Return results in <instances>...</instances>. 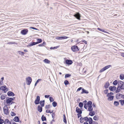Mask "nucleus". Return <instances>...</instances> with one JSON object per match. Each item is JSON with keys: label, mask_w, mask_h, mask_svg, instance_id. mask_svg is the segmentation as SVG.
<instances>
[{"label": "nucleus", "mask_w": 124, "mask_h": 124, "mask_svg": "<svg viewBox=\"0 0 124 124\" xmlns=\"http://www.w3.org/2000/svg\"><path fill=\"white\" fill-rule=\"evenodd\" d=\"M16 43L15 42H8L7 43L8 44H15Z\"/></svg>", "instance_id": "6e6d98bb"}, {"label": "nucleus", "mask_w": 124, "mask_h": 124, "mask_svg": "<svg viewBox=\"0 0 124 124\" xmlns=\"http://www.w3.org/2000/svg\"><path fill=\"white\" fill-rule=\"evenodd\" d=\"M88 110L89 111H91L93 110V108L92 106H88Z\"/></svg>", "instance_id": "4c0bfd02"}, {"label": "nucleus", "mask_w": 124, "mask_h": 124, "mask_svg": "<svg viewBox=\"0 0 124 124\" xmlns=\"http://www.w3.org/2000/svg\"><path fill=\"white\" fill-rule=\"evenodd\" d=\"M81 41L82 42H83L85 44H87V43L86 41L85 40H82Z\"/></svg>", "instance_id": "680f3d73"}, {"label": "nucleus", "mask_w": 124, "mask_h": 124, "mask_svg": "<svg viewBox=\"0 0 124 124\" xmlns=\"http://www.w3.org/2000/svg\"><path fill=\"white\" fill-rule=\"evenodd\" d=\"M40 97L39 96H37L36 99L34 101V103L35 105L38 104L39 103Z\"/></svg>", "instance_id": "39448f33"}, {"label": "nucleus", "mask_w": 124, "mask_h": 124, "mask_svg": "<svg viewBox=\"0 0 124 124\" xmlns=\"http://www.w3.org/2000/svg\"><path fill=\"white\" fill-rule=\"evenodd\" d=\"M41 80V79H38L37 80L36 82V83H38Z\"/></svg>", "instance_id": "774afa93"}, {"label": "nucleus", "mask_w": 124, "mask_h": 124, "mask_svg": "<svg viewBox=\"0 0 124 124\" xmlns=\"http://www.w3.org/2000/svg\"><path fill=\"white\" fill-rule=\"evenodd\" d=\"M117 81L118 82H117L118 83L117 86H118L120 85V83H124L123 82L120 80H118Z\"/></svg>", "instance_id": "bf43d9fd"}, {"label": "nucleus", "mask_w": 124, "mask_h": 124, "mask_svg": "<svg viewBox=\"0 0 124 124\" xmlns=\"http://www.w3.org/2000/svg\"><path fill=\"white\" fill-rule=\"evenodd\" d=\"M95 113L94 111H91L89 113V115L93 116L95 115Z\"/></svg>", "instance_id": "4be33fe9"}, {"label": "nucleus", "mask_w": 124, "mask_h": 124, "mask_svg": "<svg viewBox=\"0 0 124 124\" xmlns=\"http://www.w3.org/2000/svg\"><path fill=\"white\" fill-rule=\"evenodd\" d=\"M65 63L67 64L68 65H70L73 62L72 60L66 59L65 60Z\"/></svg>", "instance_id": "423d86ee"}, {"label": "nucleus", "mask_w": 124, "mask_h": 124, "mask_svg": "<svg viewBox=\"0 0 124 124\" xmlns=\"http://www.w3.org/2000/svg\"><path fill=\"white\" fill-rule=\"evenodd\" d=\"M74 16L78 20H80V15L79 12L77 13L74 15Z\"/></svg>", "instance_id": "6e6552de"}, {"label": "nucleus", "mask_w": 124, "mask_h": 124, "mask_svg": "<svg viewBox=\"0 0 124 124\" xmlns=\"http://www.w3.org/2000/svg\"><path fill=\"white\" fill-rule=\"evenodd\" d=\"M46 42L45 41H44L42 43L39 44L38 45V46H44L46 45Z\"/></svg>", "instance_id": "7c9ffc66"}, {"label": "nucleus", "mask_w": 124, "mask_h": 124, "mask_svg": "<svg viewBox=\"0 0 124 124\" xmlns=\"http://www.w3.org/2000/svg\"><path fill=\"white\" fill-rule=\"evenodd\" d=\"M114 104L116 106H117L119 105V102L117 101H115L114 102Z\"/></svg>", "instance_id": "72a5a7b5"}, {"label": "nucleus", "mask_w": 124, "mask_h": 124, "mask_svg": "<svg viewBox=\"0 0 124 124\" xmlns=\"http://www.w3.org/2000/svg\"><path fill=\"white\" fill-rule=\"evenodd\" d=\"M55 113L54 112L53 113H52V117L53 118V119H54V116H55Z\"/></svg>", "instance_id": "13d9d810"}, {"label": "nucleus", "mask_w": 124, "mask_h": 124, "mask_svg": "<svg viewBox=\"0 0 124 124\" xmlns=\"http://www.w3.org/2000/svg\"><path fill=\"white\" fill-rule=\"evenodd\" d=\"M18 52L19 54H20L21 55H23L24 54V52L20 51H18Z\"/></svg>", "instance_id": "de8ad7c7"}, {"label": "nucleus", "mask_w": 124, "mask_h": 124, "mask_svg": "<svg viewBox=\"0 0 124 124\" xmlns=\"http://www.w3.org/2000/svg\"><path fill=\"white\" fill-rule=\"evenodd\" d=\"M7 106H4L3 108V111L4 112V113L6 115H8L9 114V109L8 108L6 107L7 109H6V107Z\"/></svg>", "instance_id": "7ed1b4c3"}, {"label": "nucleus", "mask_w": 124, "mask_h": 124, "mask_svg": "<svg viewBox=\"0 0 124 124\" xmlns=\"http://www.w3.org/2000/svg\"><path fill=\"white\" fill-rule=\"evenodd\" d=\"M121 89H120V88L119 87L117 86V88L116 89L115 92L116 93H118V92H119L121 90Z\"/></svg>", "instance_id": "cd10ccee"}, {"label": "nucleus", "mask_w": 124, "mask_h": 124, "mask_svg": "<svg viewBox=\"0 0 124 124\" xmlns=\"http://www.w3.org/2000/svg\"><path fill=\"white\" fill-rule=\"evenodd\" d=\"M71 49L74 52H76L79 50V48L77 46L74 45L71 46Z\"/></svg>", "instance_id": "f257e3e1"}, {"label": "nucleus", "mask_w": 124, "mask_h": 124, "mask_svg": "<svg viewBox=\"0 0 124 124\" xmlns=\"http://www.w3.org/2000/svg\"><path fill=\"white\" fill-rule=\"evenodd\" d=\"M43 61L46 63H49L50 62V61L48 59H45Z\"/></svg>", "instance_id": "c85d7f7f"}, {"label": "nucleus", "mask_w": 124, "mask_h": 124, "mask_svg": "<svg viewBox=\"0 0 124 124\" xmlns=\"http://www.w3.org/2000/svg\"><path fill=\"white\" fill-rule=\"evenodd\" d=\"M83 88H82V87H80L77 90V91H79L81 89H82H82Z\"/></svg>", "instance_id": "338daca9"}, {"label": "nucleus", "mask_w": 124, "mask_h": 124, "mask_svg": "<svg viewBox=\"0 0 124 124\" xmlns=\"http://www.w3.org/2000/svg\"><path fill=\"white\" fill-rule=\"evenodd\" d=\"M45 102V100L40 101L39 103L40 104L41 106L42 107H43L44 106Z\"/></svg>", "instance_id": "dca6fc26"}, {"label": "nucleus", "mask_w": 124, "mask_h": 124, "mask_svg": "<svg viewBox=\"0 0 124 124\" xmlns=\"http://www.w3.org/2000/svg\"><path fill=\"white\" fill-rule=\"evenodd\" d=\"M117 80H115L113 83V84L114 85H116L118 83L117 82Z\"/></svg>", "instance_id": "58836bf2"}, {"label": "nucleus", "mask_w": 124, "mask_h": 124, "mask_svg": "<svg viewBox=\"0 0 124 124\" xmlns=\"http://www.w3.org/2000/svg\"><path fill=\"white\" fill-rule=\"evenodd\" d=\"M37 42H36L37 44L40 43L42 42V40L41 39H37Z\"/></svg>", "instance_id": "393cba45"}, {"label": "nucleus", "mask_w": 124, "mask_h": 124, "mask_svg": "<svg viewBox=\"0 0 124 124\" xmlns=\"http://www.w3.org/2000/svg\"><path fill=\"white\" fill-rule=\"evenodd\" d=\"M36 44H37L36 42H32L30 43L27 46V47H29Z\"/></svg>", "instance_id": "ddd939ff"}, {"label": "nucleus", "mask_w": 124, "mask_h": 124, "mask_svg": "<svg viewBox=\"0 0 124 124\" xmlns=\"http://www.w3.org/2000/svg\"><path fill=\"white\" fill-rule=\"evenodd\" d=\"M90 119L88 121L89 122V124H93V120L92 118L91 117H89Z\"/></svg>", "instance_id": "c756f323"}, {"label": "nucleus", "mask_w": 124, "mask_h": 124, "mask_svg": "<svg viewBox=\"0 0 124 124\" xmlns=\"http://www.w3.org/2000/svg\"><path fill=\"white\" fill-rule=\"evenodd\" d=\"M49 99L50 102H52L54 101V99L52 96L49 97Z\"/></svg>", "instance_id": "09e8293b"}, {"label": "nucleus", "mask_w": 124, "mask_h": 124, "mask_svg": "<svg viewBox=\"0 0 124 124\" xmlns=\"http://www.w3.org/2000/svg\"><path fill=\"white\" fill-rule=\"evenodd\" d=\"M7 89L6 86L5 85H4L3 86H1L0 87V89L3 91H4L6 90Z\"/></svg>", "instance_id": "a211bd4d"}, {"label": "nucleus", "mask_w": 124, "mask_h": 124, "mask_svg": "<svg viewBox=\"0 0 124 124\" xmlns=\"http://www.w3.org/2000/svg\"><path fill=\"white\" fill-rule=\"evenodd\" d=\"M119 101V102H120V103L122 106H123L124 104V100H120Z\"/></svg>", "instance_id": "a19ab883"}, {"label": "nucleus", "mask_w": 124, "mask_h": 124, "mask_svg": "<svg viewBox=\"0 0 124 124\" xmlns=\"http://www.w3.org/2000/svg\"><path fill=\"white\" fill-rule=\"evenodd\" d=\"M7 98H8L6 100V102L7 104H8V105H10V104L12 102V100H11V98L9 97H7Z\"/></svg>", "instance_id": "9b49d317"}, {"label": "nucleus", "mask_w": 124, "mask_h": 124, "mask_svg": "<svg viewBox=\"0 0 124 124\" xmlns=\"http://www.w3.org/2000/svg\"><path fill=\"white\" fill-rule=\"evenodd\" d=\"M83 119L86 122H88L90 119H89V117L88 118L87 116L83 117Z\"/></svg>", "instance_id": "bb28decb"}, {"label": "nucleus", "mask_w": 124, "mask_h": 124, "mask_svg": "<svg viewBox=\"0 0 124 124\" xmlns=\"http://www.w3.org/2000/svg\"><path fill=\"white\" fill-rule=\"evenodd\" d=\"M26 81L27 82V85H30L32 82L31 78L30 77H28L26 78Z\"/></svg>", "instance_id": "20e7f679"}, {"label": "nucleus", "mask_w": 124, "mask_h": 124, "mask_svg": "<svg viewBox=\"0 0 124 124\" xmlns=\"http://www.w3.org/2000/svg\"><path fill=\"white\" fill-rule=\"evenodd\" d=\"M9 121L8 119H6L4 121V124H6V123H8Z\"/></svg>", "instance_id": "864d4df0"}, {"label": "nucleus", "mask_w": 124, "mask_h": 124, "mask_svg": "<svg viewBox=\"0 0 124 124\" xmlns=\"http://www.w3.org/2000/svg\"><path fill=\"white\" fill-rule=\"evenodd\" d=\"M78 105L79 107L81 108L83 106V102H80L79 103Z\"/></svg>", "instance_id": "79ce46f5"}, {"label": "nucleus", "mask_w": 124, "mask_h": 124, "mask_svg": "<svg viewBox=\"0 0 124 124\" xmlns=\"http://www.w3.org/2000/svg\"><path fill=\"white\" fill-rule=\"evenodd\" d=\"M28 32V30L27 29H23L21 31V33L23 35L26 34Z\"/></svg>", "instance_id": "0eeeda50"}, {"label": "nucleus", "mask_w": 124, "mask_h": 124, "mask_svg": "<svg viewBox=\"0 0 124 124\" xmlns=\"http://www.w3.org/2000/svg\"><path fill=\"white\" fill-rule=\"evenodd\" d=\"M109 89L110 91H113L116 90V86H110L109 87Z\"/></svg>", "instance_id": "9d476101"}, {"label": "nucleus", "mask_w": 124, "mask_h": 124, "mask_svg": "<svg viewBox=\"0 0 124 124\" xmlns=\"http://www.w3.org/2000/svg\"><path fill=\"white\" fill-rule=\"evenodd\" d=\"M41 119L43 121H46V116H44V115H43L42 116Z\"/></svg>", "instance_id": "5701e85b"}, {"label": "nucleus", "mask_w": 124, "mask_h": 124, "mask_svg": "<svg viewBox=\"0 0 124 124\" xmlns=\"http://www.w3.org/2000/svg\"><path fill=\"white\" fill-rule=\"evenodd\" d=\"M113 94V93L112 92H110L109 93H108L107 94V96H111Z\"/></svg>", "instance_id": "5fc2aeb1"}, {"label": "nucleus", "mask_w": 124, "mask_h": 124, "mask_svg": "<svg viewBox=\"0 0 124 124\" xmlns=\"http://www.w3.org/2000/svg\"><path fill=\"white\" fill-rule=\"evenodd\" d=\"M120 79L123 80L124 79V75L123 74H120L119 76Z\"/></svg>", "instance_id": "e433bc0d"}, {"label": "nucleus", "mask_w": 124, "mask_h": 124, "mask_svg": "<svg viewBox=\"0 0 124 124\" xmlns=\"http://www.w3.org/2000/svg\"><path fill=\"white\" fill-rule=\"evenodd\" d=\"M7 95L9 96H14L15 94L14 93L11 91L8 92L7 93Z\"/></svg>", "instance_id": "1a4fd4ad"}, {"label": "nucleus", "mask_w": 124, "mask_h": 124, "mask_svg": "<svg viewBox=\"0 0 124 124\" xmlns=\"http://www.w3.org/2000/svg\"><path fill=\"white\" fill-rule=\"evenodd\" d=\"M122 94L120 93H117L116 95V98L117 99H120V96L121 95L122 96Z\"/></svg>", "instance_id": "6ab92c4d"}, {"label": "nucleus", "mask_w": 124, "mask_h": 124, "mask_svg": "<svg viewBox=\"0 0 124 124\" xmlns=\"http://www.w3.org/2000/svg\"><path fill=\"white\" fill-rule=\"evenodd\" d=\"M82 92L81 93V94H83V93L88 94L89 93L88 91L85 90L84 88H82Z\"/></svg>", "instance_id": "4468645a"}, {"label": "nucleus", "mask_w": 124, "mask_h": 124, "mask_svg": "<svg viewBox=\"0 0 124 124\" xmlns=\"http://www.w3.org/2000/svg\"><path fill=\"white\" fill-rule=\"evenodd\" d=\"M11 115L12 116H15L16 115V114L13 112L11 111Z\"/></svg>", "instance_id": "3c124183"}, {"label": "nucleus", "mask_w": 124, "mask_h": 124, "mask_svg": "<svg viewBox=\"0 0 124 124\" xmlns=\"http://www.w3.org/2000/svg\"><path fill=\"white\" fill-rule=\"evenodd\" d=\"M108 91V90L106 89L104 91V92L105 94H106L107 93Z\"/></svg>", "instance_id": "4d7b16f0"}, {"label": "nucleus", "mask_w": 124, "mask_h": 124, "mask_svg": "<svg viewBox=\"0 0 124 124\" xmlns=\"http://www.w3.org/2000/svg\"><path fill=\"white\" fill-rule=\"evenodd\" d=\"M50 105H46L45 107V108L46 109H48L49 108Z\"/></svg>", "instance_id": "052dcab7"}, {"label": "nucleus", "mask_w": 124, "mask_h": 124, "mask_svg": "<svg viewBox=\"0 0 124 124\" xmlns=\"http://www.w3.org/2000/svg\"><path fill=\"white\" fill-rule=\"evenodd\" d=\"M57 103L55 101H54L52 103L53 106L54 107H55L57 105Z\"/></svg>", "instance_id": "f704fd0d"}, {"label": "nucleus", "mask_w": 124, "mask_h": 124, "mask_svg": "<svg viewBox=\"0 0 124 124\" xmlns=\"http://www.w3.org/2000/svg\"><path fill=\"white\" fill-rule=\"evenodd\" d=\"M42 107L40 106L39 105L38 107V111L40 113L42 112Z\"/></svg>", "instance_id": "2eb2a0df"}, {"label": "nucleus", "mask_w": 124, "mask_h": 124, "mask_svg": "<svg viewBox=\"0 0 124 124\" xmlns=\"http://www.w3.org/2000/svg\"><path fill=\"white\" fill-rule=\"evenodd\" d=\"M92 102L91 101H88L87 104L88 106H92Z\"/></svg>", "instance_id": "473e14b6"}, {"label": "nucleus", "mask_w": 124, "mask_h": 124, "mask_svg": "<svg viewBox=\"0 0 124 124\" xmlns=\"http://www.w3.org/2000/svg\"><path fill=\"white\" fill-rule=\"evenodd\" d=\"M64 83L66 85L69 84L68 81L67 80H65L64 81Z\"/></svg>", "instance_id": "49530a36"}, {"label": "nucleus", "mask_w": 124, "mask_h": 124, "mask_svg": "<svg viewBox=\"0 0 124 124\" xmlns=\"http://www.w3.org/2000/svg\"><path fill=\"white\" fill-rule=\"evenodd\" d=\"M97 29L98 30L100 31H101L104 32H105V33H108V32L105 31L104 30L102 29L99 28H97Z\"/></svg>", "instance_id": "c9c22d12"}, {"label": "nucleus", "mask_w": 124, "mask_h": 124, "mask_svg": "<svg viewBox=\"0 0 124 124\" xmlns=\"http://www.w3.org/2000/svg\"><path fill=\"white\" fill-rule=\"evenodd\" d=\"M108 97V100H109L110 101H111L113 100L114 98V96H107Z\"/></svg>", "instance_id": "412c9836"}, {"label": "nucleus", "mask_w": 124, "mask_h": 124, "mask_svg": "<svg viewBox=\"0 0 124 124\" xmlns=\"http://www.w3.org/2000/svg\"><path fill=\"white\" fill-rule=\"evenodd\" d=\"M123 84H122L121 85H119L118 86V87L120 88V89L121 90L124 89V83H123Z\"/></svg>", "instance_id": "b1692460"}, {"label": "nucleus", "mask_w": 124, "mask_h": 124, "mask_svg": "<svg viewBox=\"0 0 124 124\" xmlns=\"http://www.w3.org/2000/svg\"><path fill=\"white\" fill-rule=\"evenodd\" d=\"M63 122L66 124H67V122L66 120V118L65 116V115L64 114L63 115Z\"/></svg>", "instance_id": "a878e982"}, {"label": "nucleus", "mask_w": 124, "mask_h": 124, "mask_svg": "<svg viewBox=\"0 0 124 124\" xmlns=\"http://www.w3.org/2000/svg\"><path fill=\"white\" fill-rule=\"evenodd\" d=\"M111 66V65H108L104 67L101 69L100 71V73L102 72H103L104 71L106 70H107V69H108V68H109V67Z\"/></svg>", "instance_id": "f03ea898"}, {"label": "nucleus", "mask_w": 124, "mask_h": 124, "mask_svg": "<svg viewBox=\"0 0 124 124\" xmlns=\"http://www.w3.org/2000/svg\"><path fill=\"white\" fill-rule=\"evenodd\" d=\"M93 118L95 120H97L99 119V117L97 116L96 115L93 117Z\"/></svg>", "instance_id": "ea45409f"}, {"label": "nucleus", "mask_w": 124, "mask_h": 124, "mask_svg": "<svg viewBox=\"0 0 124 124\" xmlns=\"http://www.w3.org/2000/svg\"><path fill=\"white\" fill-rule=\"evenodd\" d=\"M71 75L69 74H66L65 75V78H69L71 76Z\"/></svg>", "instance_id": "c03bdc74"}, {"label": "nucleus", "mask_w": 124, "mask_h": 124, "mask_svg": "<svg viewBox=\"0 0 124 124\" xmlns=\"http://www.w3.org/2000/svg\"><path fill=\"white\" fill-rule=\"evenodd\" d=\"M1 116H0V124H2L4 122L3 120L1 118Z\"/></svg>", "instance_id": "a18cd8bd"}, {"label": "nucleus", "mask_w": 124, "mask_h": 124, "mask_svg": "<svg viewBox=\"0 0 124 124\" xmlns=\"http://www.w3.org/2000/svg\"><path fill=\"white\" fill-rule=\"evenodd\" d=\"M68 37L66 36H62V39H67Z\"/></svg>", "instance_id": "69168bd1"}, {"label": "nucleus", "mask_w": 124, "mask_h": 124, "mask_svg": "<svg viewBox=\"0 0 124 124\" xmlns=\"http://www.w3.org/2000/svg\"><path fill=\"white\" fill-rule=\"evenodd\" d=\"M1 99L2 100L4 99L5 98V95H1L0 97Z\"/></svg>", "instance_id": "8fccbe9b"}, {"label": "nucleus", "mask_w": 124, "mask_h": 124, "mask_svg": "<svg viewBox=\"0 0 124 124\" xmlns=\"http://www.w3.org/2000/svg\"><path fill=\"white\" fill-rule=\"evenodd\" d=\"M58 46H57L55 47H50V49H57L58 48Z\"/></svg>", "instance_id": "603ef678"}, {"label": "nucleus", "mask_w": 124, "mask_h": 124, "mask_svg": "<svg viewBox=\"0 0 124 124\" xmlns=\"http://www.w3.org/2000/svg\"><path fill=\"white\" fill-rule=\"evenodd\" d=\"M13 120L16 122H18L20 121L18 117L15 116L13 119Z\"/></svg>", "instance_id": "f3484780"}, {"label": "nucleus", "mask_w": 124, "mask_h": 124, "mask_svg": "<svg viewBox=\"0 0 124 124\" xmlns=\"http://www.w3.org/2000/svg\"><path fill=\"white\" fill-rule=\"evenodd\" d=\"M87 101L86 100L84 101L83 102V103H84V108L86 109H87Z\"/></svg>", "instance_id": "aec40b11"}, {"label": "nucleus", "mask_w": 124, "mask_h": 124, "mask_svg": "<svg viewBox=\"0 0 124 124\" xmlns=\"http://www.w3.org/2000/svg\"><path fill=\"white\" fill-rule=\"evenodd\" d=\"M76 111L78 114H80H80H82V111L78 107H77Z\"/></svg>", "instance_id": "f8f14e48"}, {"label": "nucleus", "mask_w": 124, "mask_h": 124, "mask_svg": "<svg viewBox=\"0 0 124 124\" xmlns=\"http://www.w3.org/2000/svg\"><path fill=\"white\" fill-rule=\"evenodd\" d=\"M81 114H77V116H78V118H79L81 116Z\"/></svg>", "instance_id": "0e129e2a"}, {"label": "nucleus", "mask_w": 124, "mask_h": 124, "mask_svg": "<svg viewBox=\"0 0 124 124\" xmlns=\"http://www.w3.org/2000/svg\"><path fill=\"white\" fill-rule=\"evenodd\" d=\"M50 95H45V97L46 98H48L49 97Z\"/></svg>", "instance_id": "e2e57ef3"}, {"label": "nucleus", "mask_w": 124, "mask_h": 124, "mask_svg": "<svg viewBox=\"0 0 124 124\" xmlns=\"http://www.w3.org/2000/svg\"><path fill=\"white\" fill-rule=\"evenodd\" d=\"M83 120L84 119H83V117H81L79 119L80 122L82 123H83L84 122V121Z\"/></svg>", "instance_id": "37998d69"}, {"label": "nucleus", "mask_w": 124, "mask_h": 124, "mask_svg": "<svg viewBox=\"0 0 124 124\" xmlns=\"http://www.w3.org/2000/svg\"><path fill=\"white\" fill-rule=\"evenodd\" d=\"M109 84L108 83H106L104 86V87L105 88H107L109 85Z\"/></svg>", "instance_id": "2f4dec72"}]
</instances>
